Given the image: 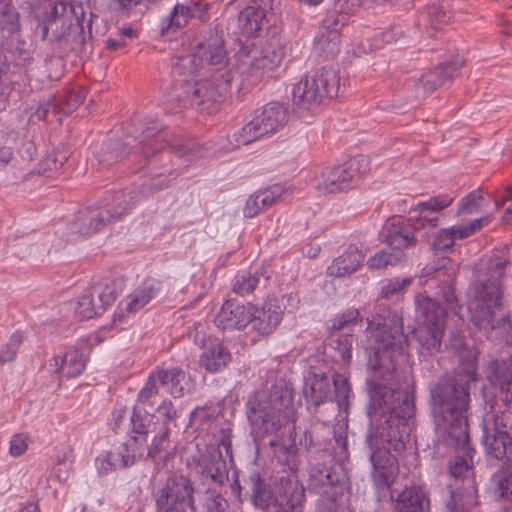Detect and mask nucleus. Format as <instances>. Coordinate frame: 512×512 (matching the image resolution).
<instances>
[{
    "label": "nucleus",
    "instance_id": "1",
    "mask_svg": "<svg viewBox=\"0 0 512 512\" xmlns=\"http://www.w3.org/2000/svg\"><path fill=\"white\" fill-rule=\"evenodd\" d=\"M368 320L365 330L367 365L373 377L367 384L370 392L369 415L385 418L380 430L370 428L367 443L371 449L374 480H389L397 471V462L387 444L394 451L405 448L411 432L415 412L414 394L410 383L393 388L379 380L396 378L397 366L407 359L408 339L403 333L402 317L396 312L383 311Z\"/></svg>",
    "mask_w": 512,
    "mask_h": 512
},
{
    "label": "nucleus",
    "instance_id": "2",
    "mask_svg": "<svg viewBox=\"0 0 512 512\" xmlns=\"http://www.w3.org/2000/svg\"><path fill=\"white\" fill-rule=\"evenodd\" d=\"M456 350L459 365L457 377L460 384L442 381L431 390L432 411L437 430L450 439L463 452L450 464V474L463 480L474 477L472 462L473 449L469 445L468 417L470 406V383L478 379L475 347L467 344H452Z\"/></svg>",
    "mask_w": 512,
    "mask_h": 512
},
{
    "label": "nucleus",
    "instance_id": "3",
    "mask_svg": "<svg viewBox=\"0 0 512 512\" xmlns=\"http://www.w3.org/2000/svg\"><path fill=\"white\" fill-rule=\"evenodd\" d=\"M247 416L253 431L273 433L295 424L297 411L292 384L276 380L269 388L257 391L247 402Z\"/></svg>",
    "mask_w": 512,
    "mask_h": 512
},
{
    "label": "nucleus",
    "instance_id": "4",
    "mask_svg": "<svg viewBox=\"0 0 512 512\" xmlns=\"http://www.w3.org/2000/svg\"><path fill=\"white\" fill-rule=\"evenodd\" d=\"M506 263L498 261L487 272L477 275L471 289L467 308L471 321L479 329L489 332L500 329L507 332L510 322L507 312L503 309L502 278Z\"/></svg>",
    "mask_w": 512,
    "mask_h": 512
},
{
    "label": "nucleus",
    "instance_id": "5",
    "mask_svg": "<svg viewBox=\"0 0 512 512\" xmlns=\"http://www.w3.org/2000/svg\"><path fill=\"white\" fill-rule=\"evenodd\" d=\"M252 504L264 512H303L302 482H253Z\"/></svg>",
    "mask_w": 512,
    "mask_h": 512
},
{
    "label": "nucleus",
    "instance_id": "6",
    "mask_svg": "<svg viewBox=\"0 0 512 512\" xmlns=\"http://www.w3.org/2000/svg\"><path fill=\"white\" fill-rule=\"evenodd\" d=\"M418 327L413 335L421 355L438 350L447 324V313L436 301L424 294L415 297Z\"/></svg>",
    "mask_w": 512,
    "mask_h": 512
},
{
    "label": "nucleus",
    "instance_id": "7",
    "mask_svg": "<svg viewBox=\"0 0 512 512\" xmlns=\"http://www.w3.org/2000/svg\"><path fill=\"white\" fill-rule=\"evenodd\" d=\"M370 160L359 155L338 166L317 169L310 179L312 186L322 193H337L354 187L370 172Z\"/></svg>",
    "mask_w": 512,
    "mask_h": 512
},
{
    "label": "nucleus",
    "instance_id": "8",
    "mask_svg": "<svg viewBox=\"0 0 512 512\" xmlns=\"http://www.w3.org/2000/svg\"><path fill=\"white\" fill-rule=\"evenodd\" d=\"M143 196L134 191H119L106 198V203L98 208L89 209L81 213L79 233L91 235L107 224L120 219L127 214Z\"/></svg>",
    "mask_w": 512,
    "mask_h": 512
},
{
    "label": "nucleus",
    "instance_id": "9",
    "mask_svg": "<svg viewBox=\"0 0 512 512\" xmlns=\"http://www.w3.org/2000/svg\"><path fill=\"white\" fill-rule=\"evenodd\" d=\"M340 92V78L333 69H323L320 73L306 75L292 89V100L301 109H314L325 98H334Z\"/></svg>",
    "mask_w": 512,
    "mask_h": 512
},
{
    "label": "nucleus",
    "instance_id": "10",
    "mask_svg": "<svg viewBox=\"0 0 512 512\" xmlns=\"http://www.w3.org/2000/svg\"><path fill=\"white\" fill-rule=\"evenodd\" d=\"M287 111L278 102L266 104L253 119L234 134L235 146L248 145L263 137L273 135L287 123Z\"/></svg>",
    "mask_w": 512,
    "mask_h": 512
},
{
    "label": "nucleus",
    "instance_id": "11",
    "mask_svg": "<svg viewBox=\"0 0 512 512\" xmlns=\"http://www.w3.org/2000/svg\"><path fill=\"white\" fill-rule=\"evenodd\" d=\"M156 498L158 512H194L193 482H166Z\"/></svg>",
    "mask_w": 512,
    "mask_h": 512
},
{
    "label": "nucleus",
    "instance_id": "12",
    "mask_svg": "<svg viewBox=\"0 0 512 512\" xmlns=\"http://www.w3.org/2000/svg\"><path fill=\"white\" fill-rule=\"evenodd\" d=\"M252 314L250 330L254 334V340L265 338L274 333L283 319V310L276 297H268L260 307L254 304Z\"/></svg>",
    "mask_w": 512,
    "mask_h": 512
},
{
    "label": "nucleus",
    "instance_id": "13",
    "mask_svg": "<svg viewBox=\"0 0 512 512\" xmlns=\"http://www.w3.org/2000/svg\"><path fill=\"white\" fill-rule=\"evenodd\" d=\"M286 54L282 41L273 37L266 41L255 56L250 65V74L256 79H261L275 71L282 63Z\"/></svg>",
    "mask_w": 512,
    "mask_h": 512
},
{
    "label": "nucleus",
    "instance_id": "14",
    "mask_svg": "<svg viewBox=\"0 0 512 512\" xmlns=\"http://www.w3.org/2000/svg\"><path fill=\"white\" fill-rule=\"evenodd\" d=\"M254 304L226 301L214 318L217 327L223 330H244L250 325Z\"/></svg>",
    "mask_w": 512,
    "mask_h": 512
},
{
    "label": "nucleus",
    "instance_id": "15",
    "mask_svg": "<svg viewBox=\"0 0 512 512\" xmlns=\"http://www.w3.org/2000/svg\"><path fill=\"white\" fill-rule=\"evenodd\" d=\"M274 9V0H253V4L243 9L238 17L240 32L253 37L268 22L269 11Z\"/></svg>",
    "mask_w": 512,
    "mask_h": 512
},
{
    "label": "nucleus",
    "instance_id": "16",
    "mask_svg": "<svg viewBox=\"0 0 512 512\" xmlns=\"http://www.w3.org/2000/svg\"><path fill=\"white\" fill-rule=\"evenodd\" d=\"M360 0H337L335 3V11L338 12V17L332 23V30L329 35L324 33L316 37V43L324 52L333 53L338 50L339 45V32L347 22L350 15H352L356 8L359 6Z\"/></svg>",
    "mask_w": 512,
    "mask_h": 512
},
{
    "label": "nucleus",
    "instance_id": "17",
    "mask_svg": "<svg viewBox=\"0 0 512 512\" xmlns=\"http://www.w3.org/2000/svg\"><path fill=\"white\" fill-rule=\"evenodd\" d=\"M453 198L447 195H438L431 197L427 201L419 202L415 206V211L419 212V217H411L410 222L413 230H420L426 227L434 228L438 225V212L450 206Z\"/></svg>",
    "mask_w": 512,
    "mask_h": 512
},
{
    "label": "nucleus",
    "instance_id": "18",
    "mask_svg": "<svg viewBox=\"0 0 512 512\" xmlns=\"http://www.w3.org/2000/svg\"><path fill=\"white\" fill-rule=\"evenodd\" d=\"M140 453L136 449V440H130L123 445L119 452H104L95 460V466L100 476H106L109 472L118 468L132 465Z\"/></svg>",
    "mask_w": 512,
    "mask_h": 512
},
{
    "label": "nucleus",
    "instance_id": "19",
    "mask_svg": "<svg viewBox=\"0 0 512 512\" xmlns=\"http://www.w3.org/2000/svg\"><path fill=\"white\" fill-rule=\"evenodd\" d=\"M409 225L400 217L389 219L381 231V238L394 252H402L403 249L415 244V237Z\"/></svg>",
    "mask_w": 512,
    "mask_h": 512
},
{
    "label": "nucleus",
    "instance_id": "20",
    "mask_svg": "<svg viewBox=\"0 0 512 512\" xmlns=\"http://www.w3.org/2000/svg\"><path fill=\"white\" fill-rule=\"evenodd\" d=\"M448 489V512H471L470 509L479 502L477 482H454L448 485Z\"/></svg>",
    "mask_w": 512,
    "mask_h": 512
},
{
    "label": "nucleus",
    "instance_id": "21",
    "mask_svg": "<svg viewBox=\"0 0 512 512\" xmlns=\"http://www.w3.org/2000/svg\"><path fill=\"white\" fill-rule=\"evenodd\" d=\"M86 359L77 348H69L61 355H56L50 362V367L59 379H69L79 376L85 369Z\"/></svg>",
    "mask_w": 512,
    "mask_h": 512
},
{
    "label": "nucleus",
    "instance_id": "22",
    "mask_svg": "<svg viewBox=\"0 0 512 512\" xmlns=\"http://www.w3.org/2000/svg\"><path fill=\"white\" fill-rule=\"evenodd\" d=\"M364 261V254L358 247L350 245L339 257L335 258L327 268L333 277H345L356 272Z\"/></svg>",
    "mask_w": 512,
    "mask_h": 512
},
{
    "label": "nucleus",
    "instance_id": "23",
    "mask_svg": "<svg viewBox=\"0 0 512 512\" xmlns=\"http://www.w3.org/2000/svg\"><path fill=\"white\" fill-rule=\"evenodd\" d=\"M482 441L489 456L512 465V438L507 432L497 430L493 435H489L484 428Z\"/></svg>",
    "mask_w": 512,
    "mask_h": 512
},
{
    "label": "nucleus",
    "instance_id": "24",
    "mask_svg": "<svg viewBox=\"0 0 512 512\" xmlns=\"http://www.w3.org/2000/svg\"><path fill=\"white\" fill-rule=\"evenodd\" d=\"M230 361V351L218 340L209 342L200 356V365L212 373L221 371Z\"/></svg>",
    "mask_w": 512,
    "mask_h": 512
},
{
    "label": "nucleus",
    "instance_id": "25",
    "mask_svg": "<svg viewBox=\"0 0 512 512\" xmlns=\"http://www.w3.org/2000/svg\"><path fill=\"white\" fill-rule=\"evenodd\" d=\"M158 291L159 283L155 279H145L122 301L130 312H134L136 314L157 296Z\"/></svg>",
    "mask_w": 512,
    "mask_h": 512
},
{
    "label": "nucleus",
    "instance_id": "26",
    "mask_svg": "<svg viewBox=\"0 0 512 512\" xmlns=\"http://www.w3.org/2000/svg\"><path fill=\"white\" fill-rule=\"evenodd\" d=\"M397 512H423L424 501L428 499L420 487H407L401 490L397 497Z\"/></svg>",
    "mask_w": 512,
    "mask_h": 512
},
{
    "label": "nucleus",
    "instance_id": "27",
    "mask_svg": "<svg viewBox=\"0 0 512 512\" xmlns=\"http://www.w3.org/2000/svg\"><path fill=\"white\" fill-rule=\"evenodd\" d=\"M321 490L317 507L319 512H338L337 501L343 495V482H318ZM355 512V511H349Z\"/></svg>",
    "mask_w": 512,
    "mask_h": 512
},
{
    "label": "nucleus",
    "instance_id": "28",
    "mask_svg": "<svg viewBox=\"0 0 512 512\" xmlns=\"http://www.w3.org/2000/svg\"><path fill=\"white\" fill-rule=\"evenodd\" d=\"M304 394L306 399L316 406L330 400L332 393L328 377L324 374L314 375L307 382Z\"/></svg>",
    "mask_w": 512,
    "mask_h": 512
},
{
    "label": "nucleus",
    "instance_id": "29",
    "mask_svg": "<svg viewBox=\"0 0 512 512\" xmlns=\"http://www.w3.org/2000/svg\"><path fill=\"white\" fill-rule=\"evenodd\" d=\"M158 379H160L161 387L165 388L166 392L175 398L184 395L185 386L184 381L186 374L183 370L178 368L172 369H156Z\"/></svg>",
    "mask_w": 512,
    "mask_h": 512
},
{
    "label": "nucleus",
    "instance_id": "30",
    "mask_svg": "<svg viewBox=\"0 0 512 512\" xmlns=\"http://www.w3.org/2000/svg\"><path fill=\"white\" fill-rule=\"evenodd\" d=\"M198 11H200V4L197 2L188 1L175 5L169 16V24L166 28L163 27L162 31L164 32L166 29L178 30L185 27Z\"/></svg>",
    "mask_w": 512,
    "mask_h": 512
},
{
    "label": "nucleus",
    "instance_id": "31",
    "mask_svg": "<svg viewBox=\"0 0 512 512\" xmlns=\"http://www.w3.org/2000/svg\"><path fill=\"white\" fill-rule=\"evenodd\" d=\"M74 459L75 456L70 447L60 449L56 454L52 475L58 480H67L71 476Z\"/></svg>",
    "mask_w": 512,
    "mask_h": 512
},
{
    "label": "nucleus",
    "instance_id": "32",
    "mask_svg": "<svg viewBox=\"0 0 512 512\" xmlns=\"http://www.w3.org/2000/svg\"><path fill=\"white\" fill-rule=\"evenodd\" d=\"M486 206H488V202L483 197L482 192L476 189L460 200L457 215L467 216L477 214Z\"/></svg>",
    "mask_w": 512,
    "mask_h": 512
},
{
    "label": "nucleus",
    "instance_id": "33",
    "mask_svg": "<svg viewBox=\"0 0 512 512\" xmlns=\"http://www.w3.org/2000/svg\"><path fill=\"white\" fill-rule=\"evenodd\" d=\"M262 273L255 271H242L236 274L233 284V291L241 296L252 293L259 285Z\"/></svg>",
    "mask_w": 512,
    "mask_h": 512
},
{
    "label": "nucleus",
    "instance_id": "34",
    "mask_svg": "<svg viewBox=\"0 0 512 512\" xmlns=\"http://www.w3.org/2000/svg\"><path fill=\"white\" fill-rule=\"evenodd\" d=\"M201 56L211 65L226 66V53L223 41L219 37L212 39L207 46L202 47Z\"/></svg>",
    "mask_w": 512,
    "mask_h": 512
},
{
    "label": "nucleus",
    "instance_id": "35",
    "mask_svg": "<svg viewBox=\"0 0 512 512\" xmlns=\"http://www.w3.org/2000/svg\"><path fill=\"white\" fill-rule=\"evenodd\" d=\"M103 312L100 305H95L93 295L90 292H85L78 297L75 314L79 320H89Z\"/></svg>",
    "mask_w": 512,
    "mask_h": 512
},
{
    "label": "nucleus",
    "instance_id": "36",
    "mask_svg": "<svg viewBox=\"0 0 512 512\" xmlns=\"http://www.w3.org/2000/svg\"><path fill=\"white\" fill-rule=\"evenodd\" d=\"M291 193L292 191L290 187H286L285 185L281 184H275L263 191L256 192L255 194L258 197L261 206L265 210L271 207L277 201L283 199L287 194L290 195Z\"/></svg>",
    "mask_w": 512,
    "mask_h": 512
},
{
    "label": "nucleus",
    "instance_id": "37",
    "mask_svg": "<svg viewBox=\"0 0 512 512\" xmlns=\"http://www.w3.org/2000/svg\"><path fill=\"white\" fill-rule=\"evenodd\" d=\"M492 220V215L487 214L481 218L471 221L469 224H461L450 227L455 239H465L487 226Z\"/></svg>",
    "mask_w": 512,
    "mask_h": 512
},
{
    "label": "nucleus",
    "instance_id": "38",
    "mask_svg": "<svg viewBox=\"0 0 512 512\" xmlns=\"http://www.w3.org/2000/svg\"><path fill=\"white\" fill-rule=\"evenodd\" d=\"M404 258L403 252L380 251L367 260V266L370 270H378L387 267L388 265H397Z\"/></svg>",
    "mask_w": 512,
    "mask_h": 512
},
{
    "label": "nucleus",
    "instance_id": "39",
    "mask_svg": "<svg viewBox=\"0 0 512 512\" xmlns=\"http://www.w3.org/2000/svg\"><path fill=\"white\" fill-rule=\"evenodd\" d=\"M335 388V400L340 409H347L348 399L351 394L348 378L341 374H335L333 378Z\"/></svg>",
    "mask_w": 512,
    "mask_h": 512
},
{
    "label": "nucleus",
    "instance_id": "40",
    "mask_svg": "<svg viewBox=\"0 0 512 512\" xmlns=\"http://www.w3.org/2000/svg\"><path fill=\"white\" fill-rule=\"evenodd\" d=\"M495 379L500 385V397L509 408H512V373L503 372L501 367H498L495 372Z\"/></svg>",
    "mask_w": 512,
    "mask_h": 512
},
{
    "label": "nucleus",
    "instance_id": "41",
    "mask_svg": "<svg viewBox=\"0 0 512 512\" xmlns=\"http://www.w3.org/2000/svg\"><path fill=\"white\" fill-rule=\"evenodd\" d=\"M204 507L207 512H228V502L215 489L208 488L204 500Z\"/></svg>",
    "mask_w": 512,
    "mask_h": 512
},
{
    "label": "nucleus",
    "instance_id": "42",
    "mask_svg": "<svg viewBox=\"0 0 512 512\" xmlns=\"http://www.w3.org/2000/svg\"><path fill=\"white\" fill-rule=\"evenodd\" d=\"M119 293L120 287L116 280L109 279L103 284L98 294L99 301L101 303L100 306L103 311L114 303Z\"/></svg>",
    "mask_w": 512,
    "mask_h": 512
},
{
    "label": "nucleus",
    "instance_id": "43",
    "mask_svg": "<svg viewBox=\"0 0 512 512\" xmlns=\"http://www.w3.org/2000/svg\"><path fill=\"white\" fill-rule=\"evenodd\" d=\"M353 335L343 334L332 340V347L338 351L344 363H349L352 358Z\"/></svg>",
    "mask_w": 512,
    "mask_h": 512
},
{
    "label": "nucleus",
    "instance_id": "44",
    "mask_svg": "<svg viewBox=\"0 0 512 512\" xmlns=\"http://www.w3.org/2000/svg\"><path fill=\"white\" fill-rule=\"evenodd\" d=\"M161 387L160 379H158V374L156 370H153L145 383V385L141 388L138 393V401L145 404L150 401V399L159 393V388Z\"/></svg>",
    "mask_w": 512,
    "mask_h": 512
},
{
    "label": "nucleus",
    "instance_id": "45",
    "mask_svg": "<svg viewBox=\"0 0 512 512\" xmlns=\"http://www.w3.org/2000/svg\"><path fill=\"white\" fill-rule=\"evenodd\" d=\"M412 282V278H393L387 280L383 283L381 287V296L383 298H391L395 295H398L402 291H404L408 286H410Z\"/></svg>",
    "mask_w": 512,
    "mask_h": 512
},
{
    "label": "nucleus",
    "instance_id": "46",
    "mask_svg": "<svg viewBox=\"0 0 512 512\" xmlns=\"http://www.w3.org/2000/svg\"><path fill=\"white\" fill-rule=\"evenodd\" d=\"M22 341L23 335L20 332L12 334L9 341L0 349V362L6 363L12 361L15 358Z\"/></svg>",
    "mask_w": 512,
    "mask_h": 512
},
{
    "label": "nucleus",
    "instance_id": "47",
    "mask_svg": "<svg viewBox=\"0 0 512 512\" xmlns=\"http://www.w3.org/2000/svg\"><path fill=\"white\" fill-rule=\"evenodd\" d=\"M455 240L450 228H444L435 234L431 246L434 251H444L452 248Z\"/></svg>",
    "mask_w": 512,
    "mask_h": 512
},
{
    "label": "nucleus",
    "instance_id": "48",
    "mask_svg": "<svg viewBox=\"0 0 512 512\" xmlns=\"http://www.w3.org/2000/svg\"><path fill=\"white\" fill-rule=\"evenodd\" d=\"M135 313L130 312L123 301H120L112 318V326L116 330H121L129 325Z\"/></svg>",
    "mask_w": 512,
    "mask_h": 512
},
{
    "label": "nucleus",
    "instance_id": "49",
    "mask_svg": "<svg viewBox=\"0 0 512 512\" xmlns=\"http://www.w3.org/2000/svg\"><path fill=\"white\" fill-rule=\"evenodd\" d=\"M150 421V415L141 414L136 409H134L131 416L132 431L138 435H146Z\"/></svg>",
    "mask_w": 512,
    "mask_h": 512
},
{
    "label": "nucleus",
    "instance_id": "50",
    "mask_svg": "<svg viewBox=\"0 0 512 512\" xmlns=\"http://www.w3.org/2000/svg\"><path fill=\"white\" fill-rule=\"evenodd\" d=\"M359 317V311L357 309L351 308L343 312L342 314L336 316L330 325V329L334 331H338L345 327L347 324L357 320Z\"/></svg>",
    "mask_w": 512,
    "mask_h": 512
},
{
    "label": "nucleus",
    "instance_id": "51",
    "mask_svg": "<svg viewBox=\"0 0 512 512\" xmlns=\"http://www.w3.org/2000/svg\"><path fill=\"white\" fill-rule=\"evenodd\" d=\"M168 437H169V430L166 428L161 433L160 436L155 437L152 443L151 448L149 449V456L153 459H163L165 456H162V451L166 450V447L168 446Z\"/></svg>",
    "mask_w": 512,
    "mask_h": 512
},
{
    "label": "nucleus",
    "instance_id": "52",
    "mask_svg": "<svg viewBox=\"0 0 512 512\" xmlns=\"http://www.w3.org/2000/svg\"><path fill=\"white\" fill-rule=\"evenodd\" d=\"M28 449V435L24 433L14 435L10 440L9 453L13 457L23 455Z\"/></svg>",
    "mask_w": 512,
    "mask_h": 512
},
{
    "label": "nucleus",
    "instance_id": "53",
    "mask_svg": "<svg viewBox=\"0 0 512 512\" xmlns=\"http://www.w3.org/2000/svg\"><path fill=\"white\" fill-rule=\"evenodd\" d=\"M396 36L397 32L394 29L375 34L371 44V49H380L384 44L396 41Z\"/></svg>",
    "mask_w": 512,
    "mask_h": 512
},
{
    "label": "nucleus",
    "instance_id": "54",
    "mask_svg": "<svg viewBox=\"0 0 512 512\" xmlns=\"http://www.w3.org/2000/svg\"><path fill=\"white\" fill-rule=\"evenodd\" d=\"M263 210L258 197L254 193L247 199L243 213L246 218H253Z\"/></svg>",
    "mask_w": 512,
    "mask_h": 512
},
{
    "label": "nucleus",
    "instance_id": "55",
    "mask_svg": "<svg viewBox=\"0 0 512 512\" xmlns=\"http://www.w3.org/2000/svg\"><path fill=\"white\" fill-rule=\"evenodd\" d=\"M463 66V60L461 58L455 59L451 64H447L439 67L443 77L439 80V83H443L445 79H452Z\"/></svg>",
    "mask_w": 512,
    "mask_h": 512
},
{
    "label": "nucleus",
    "instance_id": "56",
    "mask_svg": "<svg viewBox=\"0 0 512 512\" xmlns=\"http://www.w3.org/2000/svg\"><path fill=\"white\" fill-rule=\"evenodd\" d=\"M157 410L158 413L161 414L167 421H172L177 417V412L174 409L171 401H162Z\"/></svg>",
    "mask_w": 512,
    "mask_h": 512
},
{
    "label": "nucleus",
    "instance_id": "57",
    "mask_svg": "<svg viewBox=\"0 0 512 512\" xmlns=\"http://www.w3.org/2000/svg\"><path fill=\"white\" fill-rule=\"evenodd\" d=\"M222 437L219 442V449L223 448L225 450L227 458H229L230 461H232L233 454H232V440H231V433L230 431L222 430Z\"/></svg>",
    "mask_w": 512,
    "mask_h": 512
},
{
    "label": "nucleus",
    "instance_id": "58",
    "mask_svg": "<svg viewBox=\"0 0 512 512\" xmlns=\"http://www.w3.org/2000/svg\"><path fill=\"white\" fill-rule=\"evenodd\" d=\"M498 491L501 498L512 501V482H498Z\"/></svg>",
    "mask_w": 512,
    "mask_h": 512
},
{
    "label": "nucleus",
    "instance_id": "59",
    "mask_svg": "<svg viewBox=\"0 0 512 512\" xmlns=\"http://www.w3.org/2000/svg\"><path fill=\"white\" fill-rule=\"evenodd\" d=\"M54 165L55 170L58 169L56 160L52 156L46 157L41 163V172L48 175V177H53L55 173L50 172V166Z\"/></svg>",
    "mask_w": 512,
    "mask_h": 512
},
{
    "label": "nucleus",
    "instance_id": "60",
    "mask_svg": "<svg viewBox=\"0 0 512 512\" xmlns=\"http://www.w3.org/2000/svg\"><path fill=\"white\" fill-rule=\"evenodd\" d=\"M203 477L210 478V480L216 481V480H223V476L221 474V470L219 465L213 469V468H207L206 471H203Z\"/></svg>",
    "mask_w": 512,
    "mask_h": 512
},
{
    "label": "nucleus",
    "instance_id": "61",
    "mask_svg": "<svg viewBox=\"0 0 512 512\" xmlns=\"http://www.w3.org/2000/svg\"><path fill=\"white\" fill-rule=\"evenodd\" d=\"M13 158V151L9 147L0 148V162L8 164Z\"/></svg>",
    "mask_w": 512,
    "mask_h": 512
},
{
    "label": "nucleus",
    "instance_id": "62",
    "mask_svg": "<svg viewBox=\"0 0 512 512\" xmlns=\"http://www.w3.org/2000/svg\"><path fill=\"white\" fill-rule=\"evenodd\" d=\"M119 6L124 10H129L138 5L141 0H117Z\"/></svg>",
    "mask_w": 512,
    "mask_h": 512
},
{
    "label": "nucleus",
    "instance_id": "63",
    "mask_svg": "<svg viewBox=\"0 0 512 512\" xmlns=\"http://www.w3.org/2000/svg\"><path fill=\"white\" fill-rule=\"evenodd\" d=\"M18 512H40L39 506L34 502L24 504Z\"/></svg>",
    "mask_w": 512,
    "mask_h": 512
},
{
    "label": "nucleus",
    "instance_id": "64",
    "mask_svg": "<svg viewBox=\"0 0 512 512\" xmlns=\"http://www.w3.org/2000/svg\"><path fill=\"white\" fill-rule=\"evenodd\" d=\"M506 201H512V186H509L506 188L502 203H499L498 201H496V203H495L496 209H498Z\"/></svg>",
    "mask_w": 512,
    "mask_h": 512
}]
</instances>
